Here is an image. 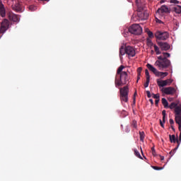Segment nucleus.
Returning <instances> with one entry per match:
<instances>
[{
    "label": "nucleus",
    "instance_id": "nucleus-1",
    "mask_svg": "<svg viewBox=\"0 0 181 181\" xmlns=\"http://www.w3.org/2000/svg\"><path fill=\"white\" fill-rule=\"evenodd\" d=\"M124 69H125L124 66L120 65L117 69L116 77L115 78V86H116V87L122 86L129 83L130 72L128 70L127 71H122Z\"/></svg>",
    "mask_w": 181,
    "mask_h": 181
},
{
    "label": "nucleus",
    "instance_id": "nucleus-2",
    "mask_svg": "<svg viewBox=\"0 0 181 181\" xmlns=\"http://www.w3.org/2000/svg\"><path fill=\"white\" fill-rule=\"evenodd\" d=\"M170 66L171 61L168 59L163 58L162 57H158V60L155 62V66L158 67L160 71L168 69Z\"/></svg>",
    "mask_w": 181,
    "mask_h": 181
},
{
    "label": "nucleus",
    "instance_id": "nucleus-3",
    "mask_svg": "<svg viewBox=\"0 0 181 181\" xmlns=\"http://www.w3.org/2000/svg\"><path fill=\"white\" fill-rule=\"evenodd\" d=\"M127 54L128 57H134L136 55L135 49L132 46H120L119 48V58L122 59V56Z\"/></svg>",
    "mask_w": 181,
    "mask_h": 181
},
{
    "label": "nucleus",
    "instance_id": "nucleus-4",
    "mask_svg": "<svg viewBox=\"0 0 181 181\" xmlns=\"http://www.w3.org/2000/svg\"><path fill=\"white\" fill-rule=\"evenodd\" d=\"M136 11L138 12L136 16L133 15L132 18L134 22L137 21H146L147 18H148V13L144 11L143 7H139Z\"/></svg>",
    "mask_w": 181,
    "mask_h": 181
},
{
    "label": "nucleus",
    "instance_id": "nucleus-5",
    "mask_svg": "<svg viewBox=\"0 0 181 181\" xmlns=\"http://www.w3.org/2000/svg\"><path fill=\"white\" fill-rule=\"evenodd\" d=\"M129 93V89L127 86L120 88L119 89V99L120 102L128 103V93Z\"/></svg>",
    "mask_w": 181,
    "mask_h": 181
},
{
    "label": "nucleus",
    "instance_id": "nucleus-6",
    "mask_svg": "<svg viewBox=\"0 0 181 181\" xmlns=\"http://www.w3.org/2000/svg\"><path fill=\"white\" fill-rule=\"evenodd\" d=\"M129 33L135 35H140L143 33V28L139 24H134L129 27Z\"/></svg>",
    "mask_w": 181,
    "mask_h": 181
},
{
    "label": "nucleus",
    "instance_id": "nucleus-7",
    "mask_svg": "<svg viewBox=\"0 0 181 181\" xmlns=\"http://www.w3.org/2000/svg\"><path fill=\"white\" fill-rule=\"evenodd\" d=\"M175 123L178 124V129L180 132V140H181V110L177 107L175 110Z\"/></svg>",
    "mask_w": 181,
    "mask_h": 181
},
{
    "label": "nucleus",
    "instance_id": "nucleus-8",
    "mask_svg": "<svg viewBox=\"0 0 181 181\" xmlns=\"http://www.w3.org/2000/svg\"><path fill=\"white\" fill-rule=\"evenodd\" d=\"M155 37L160 40H166L169 37V33L167 31H156Z\"/></svg>",
    "mask_w": 181,
    "mask_h": 181
},
{
    "label": "nucleus",
    "instance_id": "nucleus-9",
    "mask_svg": "<svg viewBox=\"0 0 181 181\" xmlns=\"http://www.w3.org/2000/svg\"><path fill=\"white\" fill-rule=\"evenodd\" d=\"M9 27V21L6 18L4 19V21L1 23V28L0 30L1 33H6V31L8 29Z\"/></svg>",
    "mask_w": 181,
    "mask_h": 181
},
{
    "label": "nucleus",
    "instance_id": "nucleus-10",
    "mask_svg": "<svg viewBox=\"0 0 181 181\" xmlns=\"http://www.w3.org/2000/svg\"><path fill=\"white\" fill-rule=\"evenodd\" d=\"M172 83H173V79H166L164 81H160L159 79H158L156 81V83H158V86L160 87L170 86V85H171Z\"/></svg>",
    "mask_w": 181,
    "mask_h": 181
},
{
    "label": "nucleus",
    "instance_id": "nucleus-11",
    "mask_svg": "<svg viewBox=\"0 0 181 181\" xmlns=\"http://www.w3.org/2000/svg\"><path fill=\"white\" fill-rule=\"evenodd\" d=\"M158 45L159 46V48H160L162 51H168L170 49V48H171L170 44L166 42H158Z\"/></svg>",
    "mask_w": 181,
    "mask_h": 181
},
{
    "label": "nucleus",
    "instance_id": "nucleus-12",
    "mask_svg": "<svg viewBox=\"0 0 181 181\" xmlns=\"http://www.w3.org/2000/svg\"><path fill=\"white\" fill-rule=\"evenodd\" d=\"M161 91L168 95H174L175 93V88L173 87L163 88Z\"/></svg>",
    "mask_w": 181,
    "mask_h": 181
},
{
    "label": "nucleus",
    "instance_id": "nucleus-13",
    "mask_svg": "<svg viewBox=\"0 0 181 181\" xmlns=\"http://www.w3.org/2000/svg\"><path fill=\"white\" fill-rule=\"evenodd\" d=\"M169 13V8L166 6H162L160 8H158V11H156V14H158L159 16H162L163 13Z\"/></svg>",
    "mask_w": 181,
    "mask_h": 181
},
{
    "label": "nucleus",
    "instance_id": "nucleus-14",
    "mask_svg": "<svg viewBox=\"0 0 181 181\" xmlns=\"http://www.w3.org/2000/svg\"><path fill=\"white\" fill-rule=\"evenodd\" d=\"M169 139H170V143L175 144L176 142V143H177V146H180V143H181V140H180V138H179V139H177L175 138V136L174 134H173V135L170 134Z\"/></svg>",
    "mask_w": 181,
    "mask_h": 181
},
{
    "label": "nucleus",
    "instance_id": "nucleus-15",
    "mask_svg": "<svg viewBox=\"0 0 181 181\" xmlns=\"http://www.w3.org/2000/svg\"><path fill=\"white\" fill-rule=\"evenodd\" d=\"M10 21H12L13 23H18L20 21V18H18V16L16 14L9 15Z\"/></svg>",
    "mask_w": 181,
    "mask_h": 181
},
{
    "label": "nucleus",
    "instance_id": "nucleus-16",
    "mask_svg": "<svg viewBox=\"0 0 181 181\" xmlns=\"http://www.w3.org/2000/svg\"><path fill=\"white\" fill-rule=\"evenodd\" d=\"M170 110L175 109V110L178 108L180 110H181V105H179L177 106V104L175 103H172L169 106H168Z\"/></svg>",
    "mask_w": 181,
    "mask_h": 181
},
{
    "label": "nucleus",
    "instance_id": "nucleus-17",
    "mask_svg": "<svg viewBox=\"0 0 181 181\" xmlns=\"http://www.w3.org/2000/svg\"><path fill=\"white\" fill-rule=\"evenodd\" d=\"M146 67L148 68V69L150 70V71H152L153 74H156L158 73V71L150 64H147Z\"/></svg>",
    "mask_w": 181,
    "mask_h": 181
},
{
    "label": "nucleus",
    "instance_id": "nucleus-18",
    "mask_svg": "<svg viewBox=\"0 0 181 181\" xmlns=\"http://www.w3.org/2000/svg\"><path fill=\"white\" fill-rule=\"evenodd\" d=\"M156 76H160V77H166L168 76V72H161V71H158V73L155 74Z\"/></svg>",
    "mask_w": 181,
    "mask_h": 181
},
{
    "label": "nucleus",
    "instance_id": "nucleus-19",
    "mask_svg": "<svg viewBox=\"0 0 181 181\" xmlns=\"http://www.w3.org/2000/svg\"><path fill=\"white\" fill-rule=\"evenodd\" d=\"M173 11H175L177 14H181V6L177 5L173 7Z\"/></svg>",
    "mask_w": 181,
    "mask_h": 181
},
{
    "label": "nucleus",
    "instance_id": "nucleus-20",
    "mask_svg": "<svg viewBox=\"0 0 181 181\" xmlns=\"http://www.w3.org/2000/svg\"><path fill=\"white\" fill-rule=\"evenodd\" d=\"M170 54L168 52H163L162 53V55L158 57H162V59H168L169 58Z\"/></svg>",
    "mask_w": 181,
    "mask_h": 181
},
{
    "label": "nucleus",
    "instance_id": "nucleus-21",
    "mask_svg": "<svg viewBox=\"0 0 181 181\" xmlns=\"http://www.w3.org/2000/svg\"><path fill=\"white\" fill-rule=\"evenodd\" d=\"M13 11H15L16 12H21V8L20 6H12Z\"/></svg>",
    "mask_w": 181,
    "mask_h": 181
},
{
    "label": "nucleus",
    "instance_id": "nucleus-22",
    "mask_svg": "<svg viewBox=\"0 0 181 181\" xmlns=\"http://www.w3.org/2000/svg\"><path fill=\"white\" fill-rule=\"evenodd\" d=\"M161 103H162V105H163L165 108L168 107V102L166 100L165 98H162Z\"/></svg>",
    "mask_w": 181,
    "mask_h": 181
},
{
    "label": "nucleus",
    "instance_id": "nucleus-23",
    "mask_svg": "<svg viewBox=\"0 0 181 181\" xmlns=\"http://www.w3.org/2000/svg\"><path fill=\"white\" fill-rule=\"evenodd\" d=\"M153 49H155V52H156V54H161V52H160V48L157 46V45H153Z\"/></svg>",
    "mask_w": 181,
    "mask_h": 181
},
{
    "label": "nucleus",
    "instance_id": "nucleus-24",
    "mask_svg": "<svg viewBox=\"0 0 181 181\" xmlns=\"http://www.w3.org/2000/svg\"><path fill=\"white\" fill-rule=\"evenodd\" d=\"M179 146H176L175 148H173L172 151H170V157H172L173 156L175 155V151H177V148H178Z\"/></svg>",
    "mask_w": 181,
    "mask_h": 181
},
{
    "label": "nucleus",
    "instance_id": "nucleus-25",
    "mask_svg": "<svg viewBox=\"0 0 181 181\" xmlns=\"http://www.w3.org/2000/svg\"><path fill=\"white\" fill-rule=\"evenodd\" d=\"M134 153L135 156H136V157H138L139 159H143V157L141 156V154H140V153L138 151L137 149H135V150L134 151Z\"/></svg>",
    "mask_w": 181,
    "mask_h": 181
},
{
    "label": "nucleus",
    "instance_id": "nucleus-26",
    "mask_svg": "<svg viewBox=\"0 0 181 181\" xmlns=\"http://www.w3.org/2000/svg\"><path fill=\"white\" fill-rule=\"evenodd\" d=\"M139 139L141 141L144 142V132H139Z\"/></svg>",
    "mask_w": 181,
    "mask_h": 181
},
{
    "label": "nucleus",
    "instance_id": "nucleus-27",
    "mask_svg": "<svg viewBox=\"0 0 181 181\" xmlns=\"http://www.w3.org/2000/svg\"><path fill=\"white\" fill-rule=\"evenodd\" d=\"M146 42H147V45H148V46L151 47V46H154V45H155L154 44H153L151 40H150L149 38H148V39L146 40Z\"/></svg>",
    "mask_w": 181,
    "mask_h": 181
},
{
    "label": "nucleus",
    "instance_id": "nucleus-28",
    "mask_svg": "<svg viewBox=\"0 0 181 181\" xmlns=\"http://www.w3.org/2000/svg\"><path fill=\"white\" fill-rule=\"evenodd\" d=\"M162 115L163 116L162 117V120H163V122H165V116H166V111L165 110L162 111Z\"/></svg>",
    "mask_w": 181,
    "mask_h": 181
},
{
    "label": "nucleus",
    "instance_id": "nucleus-29",
    "mask_svg": "<svg viewBox=\"0 0 181 181\" xmlns=\"http://www.w3.org/2000/svg\"><path fill=\"white\" fill-rule=\"evenodd\" d=\"M147 34H148V37H149L150 38H153L154 37V35L153 34L152 31H147Z\"/></svg>",
    "mask_w": 181,
    "mask_h": 181
},
{
    "label": "nucleus",
    "instance_id": "nucleus-30",
    "mask_svg": "<svg viewBox=\"0 0 181 181\" xmlns=\"http://www.w3.org/2000/svg\"><path fill=\"white\" fill-rule=\"evenodd\" d=\"M145 75L146 76V79H150L149 71L148 69H145Z\"/></svg>",
    "mask_w": 181,
    "mask_h": 181
},
{
    "label": "nucleus",
    "instance_id": "nucleus-31",
    "mask_svg": "<svg viewBox=\"0 0 181 181\" xmlns=\"http://www.w3.org/2000/svg\"><path fill=\"white\" fill-rule=\"evenodd\" d=\"M36 6H33V5H31L29 6V10L31 11H36Z\"/></svg>",
    "mask_w": 181,
    "mask_h": 181
},
{
    "label": "nucleus",
    "instance_id": "nucleus-32",
    "mask_svg": "<svg viewBox=\"0 0 181 181\" xmlns=\"http://www.w3.org/2000/svg\"><path fill=\"white\" fill-rule=\"evenodd\" d=\"M153 98L156 99V100H160V94H156L155 95L154 93H153Z\"/></svg>",
    "mask_w": 181,
    "mask_h": 181
},
{
    "label": "nucleus",
    "instance_id": "nucleus-33",
    "mask_svg": "<svg viewBox=\"0 0 181 181\" xmlns=\"http://www.w3.org/2000/svg\"><path fill=\"white\" fill-rule=\"evenodd\" d=\"M142 70H143V69L141 67H139L138 69H136V72L138 73L139 76H141Z\"/></svg>",
    "mask_w": 181,
    "mask_h": 181
},
{
    "label": "nucleus",
    "instance_id": "nucleus-34",
    "mask_svg": "<svg viewBox=\"0 0 181 181\" xmlns=\"http://www.w3.org/2000/svg\"><path fill=\"white\" fill-rule=\"evenodd\" d=\"M150 79H146V82L144 83V88H148Z\"/></svg>",
    "mask_w": 181,
    "mask_h": 181
},
{
    "label": "nucleus",
    "instance_id": "nucleus-35",
    "mask_svg": "<svg viewBox=\"0 0 181 181\" xmlns=\"http://www.w3.org/2000/svg\"><path fill=\"white\" fill-rule=\"evenodd\" d=\"M132 127L133 128L137 129V122H136L135 120H133Z\"/></svg>",
    "mask_w": 181,
    "mask_h": 181
},
{
    "label": "nucleus",
    "instance_id": "nucleus-36",
    "mask_svg": "<svg viewBox=\"0 0 181 181\" xmlns=\"http://www.w3.org/2000/svg\"><path fill=\"white\" fill-rule=\"evenodd\" d=\"M137 95V92H135L134 93V100H133V104L135 105L136 104V96Z\"/></svg>",
    "mask_w": 181,
    "mask_h": 181
},
{
    "label": "nucleus",
    "instance_id": "nucleus-37",
    "mask_svg": "<svg viewBox=\"0 0 181 181\" xmlns=\"http://www.w3.org/2000/svg\"><path fill=\"white\" fill-rule=\"evenodd\" d=\"M151 151H152V155H153V156H156V150H155L154 147H152V148H151Z\"/></svg>",
    "mask_w": 181,
    "mask_h": 181
},
{
    "label": "nucleus",
    "instance_id": "nucleus-38",
    "mask_svg": "<svg viewBox=\"0 0 181 181\" xmlns=\"http://www.w3.org/2000/svg\"><path fill=\"white\" fill-rule=\"evenodd\" d=\"M170 4H180V1L177 0H170Z\"/></svg>",
    "mask_w": 181,
    "mask_h": 181
},
{
    "label": "nucleus",
    "instance_id": "nucleus-39",
    "mask_svg": "<svg viewBox=\"0 0 181 181\" xmlns=\"http://www.w3.org/2000/svg\"><path fill=\"white\" fill-rule=\"evenodd\" d=\"M153 169H155L156 170H162L163 168H158V166H153Z\"/></svg>",
    "mask_w": 181,
    "mask_h": 181
},
{
    "label": "nucleus",
    "instance_id": "nucleus-40",
    "mask_svg": "<svg viewBox=\"0 0 181 181\" xmlns=\"http://www.w3.org/2000/svg\"><path fill=\"white\" fill-rule=\"evenodd\" d=\"M146 94H147L148 98H151V93H150L149 90H147V91H146Z\"/></svg>",
    "mask_w": 181,
    "mask_h": 181
},
{
    "label": "nucleus",
    "instance_id": "nucleus-41",
    "mask_svg": "<svg viewBox=\"0 0 181 181\" xmlns=\"http://www.w3.org/2000/svg\"><path fill=\"white\" fill-rule=\"evenodd\" d=\"M136 7H138V8H142L141 6H140V4L139 3V0H136Z\"/></svg>",
    "mask_w": 181,
    "mask_h": 181
},
{
    "label": "nucleus",
    "instance_id": "nucleus-42",
    "mask_svg": "<svg viewBox=\"0 0 181 181\" xmlns=\"http://www.w3.org/2000/svg\"><path fill=\"white\" fill-rule=\"evenodd\" d=\"M160 121V124L162 128H164V123H165V122H161V119L159 120Z\"/></svg>",
    "mask_w": 181,
    "mask_h": 181
},
{
    "label": "nucleus",
    "instance_id": "nucleus-43",
    "mask_svg": "<svg viewBox=\"0 0 181 181\" xmlns=\"http://www.w3.org/2000/svg\"><path fill=\"white\" fill-rule=\"evenodd\" d=\"M169 122L170 125L174 124V119H170Z\"/></svg>",
    "mask_w": 181,
    "mask_h": 181
},
{
    "label": "nucleus",
    "instance_id": "nucleus-44",
    "mask_svg": "<svg viewBox=\"0 0 181 181\" xmlns=\"http://www.w3.org/2000/svg\"><path fill=\"white\" fill-rule=\"evenodd\" d=\"M158 103H160V99H158V100H155V105H158Z\"/></svg>",
    "mask_w": 181,
    "mask_h": 181
},
{
    "label": "nucleus",
    "instance_id": "nucleus-45",
    "mask_svg": "<svg viewBox=\"0 0 181 181\" xmlns=\"http://www.w3.org/2000/svg\"><path fill=\"white\" fill-rule=\"evenodd\" d=\"M140 79H141V76L138 75V78L136 79V83H138Z\"/></svg>",
    "mask_w": 181,
    "mask_h": 181
},
{
    "label": "nucleus",
    "instance_id": "nucleus-46",
    "mask_svg": "<svg viewBox=\"0 0 181 181\" xmlns=\"http://www.w3.org/2000/svg\"><path fill=\"white\" fill-rule=\"evenodd\" d=\"M149 101L151 103V104L153 105L154 104V102L152 99H149Z\"/></svg>",
    "mask_w": 181,
    "mask_h": 181
},
{
    "label": "nucleus",
    "instance_id": "nucleus-47",
    "mask_svg": "<svg viewBox=\"0 0 181 181\" xmlns=\"http://www.w3.org/2000/svg\"><path fill=\"white\" fill-rule=\"evenodd\" d=\"M156 23H160L161 21L156 18Z\"/></svg>",
    "mask_w": 181,
    "mask_h": 181
},
{
    "label": "nucleus",
    "instance_id": "nucleus-48",
    "mask_svg": "<svg viewBox=\"0 0 181 181\" xmlns=\"http://www.w3.org/2000/svg\"><path fill=\"white\" fill-rule=\"evenodd\" d=\"M170 128H172L173 131L175 132L174 126H170Z\"/></svg>",
    "mask_w": 181,
    "mask_h": 181
},
{
    "label": "nucleus",
    "instance_id": "nucleus-49",
    "mask_svg": "<svg viewBox=\"0 0 181 181\" xmlns=\"http://www.w3.org/2000/svg\"><path fill=\"white\" fill-rule=\"evenodd\" d=\"M160 160L163 161L164 160V157L163 156H160Z\"/></svg>",
    "mask_w": 181,
    "mask_h": 181
},
{
    "label": "nucleus",
    "instance_id": "nucleus-50",
    "mask_svg": "<svg viewBox=\"0 0 181 181\" xmlns=\"http://www.w3.org/2000/svg\"><path fill=\"white\" fill-rule=\"evenodd\" d=\"M128 2H131V0H127Z\"/></svg>",
    "mask_w": 181,
    "mask_h": 181
}]
</instances>
